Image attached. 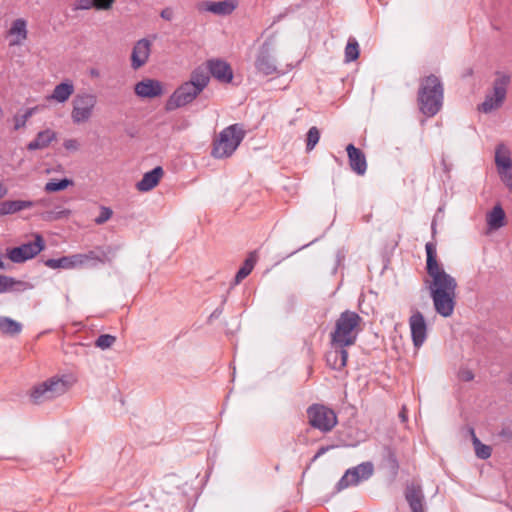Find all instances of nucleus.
<instances>
[{
	"mask_svg": "<svg viewBox=\"0 0 512 512\" xmlns=\"http://www.w3.org/2000/svg\"><path fill=\"white\" fill-rule=\"evenodd\" d=\"M426 250V270L429 279L425 280L427 289L437 314L444 318L454 313L457 298V281L448 274L443 266L437 261L436 245L428 242Z\"/></svg>",
	"mask_w": 512,
	"mask_h": 512,
	"instance_id": "f257e3e1",
	"label": "nucleus"
},
{
	"mask_svg": "<svg viewBox=\"0 0 512 512\" xmlns=\"http://www.w3.org/2000/svg\"><path fill=\"white\" fill-rule=\"evenodd\" d=\"M116 248L112 246L96 247L93 250H89L85 253H76L69 256H63L58 259H48L44 262L45 266L51 269H81V268H93L98 265H104L111 263Z\"/></svg>",
	"mask_w": 512,
	"mask_h": 512,
	"instance_id": "f03ea898",
	"label": "nucleus"
},
{
	"mask_svg": "<svg viewBox=\"0 0 512 512\" xmlns=\"http://www.w3.org/2000/svg\"><path fill=\"white\" fill-rule=\"evenodd\" d=\"M443 101L444 86L440 78L434 74L421 78L417 93L420 112L433 117L442 109Z\"/></svg>",
	"mask_w": 512,
	"mask_h": 512,
	"instance_id": "7ed1b4c3",
	"label": "nucleus"
},
{
	"mask_svg": "<svg viewBox=\"0 0 512 512\" xmlns=\"http://www.w3.org/2000/svg\"><path fill=\"white\" fill-rule=\"evenodd\" d=\"M362 317L351 310L343 311L337 320L330 334L331 345L337 348L353 346L362 331Z\"/></svg>",
	"mask_w": 512,
	"mask_h": 512,
	"instance_id": "20e7f679",
	"label": "nucleus"
},
{
	"mask_svg": "<svg viewBox=\"0 0 512 512\" xmlns=\"http://www.w3.org/2000/svg\"><path fill=\"white\" fill-rule=\"evenodd\" d=\"M245 137L240 124H232L223 129L213 141L211 155L217 159L230 157Z\"/></svg>",
	"mask_w": 512,
	"mask_h": 512,
	"instance_id": "39448f33",
	"label": "nucleus"
},
{
	"mask_svg": "<svg viewBox=\"0 0 512 512\" xmlns=\"http://www.w3.org/2000/svg\"><path fill=\"white\" fill-rule=\"evenodd\" d=\"M276 45V32L267 35L265 41L260 45L254 63L255 69L258 73L264 76H269L278 72L277 60L275 57Z\"/></svg>",
	"mask_w": 512,
	"mask_h": 512,
	"instance_id": "423d86ee",
	"label": "nucleus"
},
{
	"mask_svg": "<svg viewBox=\"0 0 512 512\" xmlns=\"http://www.w3.org/2000/svg\"><path fill=\"white\" fill-rule=\"evenodd\" d=\"M510 82V75L498 72L493 81L492 91L485 95L484 101L478 105V111L489 114L501 108L506 100Z\"/></svg>",
	"mask_w": 512,
	"mask_h": 512,
	"instance_id": "0eeeda50",
	"label": "nucleus"
},
{
	"mask_svg": "<svg viewBox=\"0 0 512 512\" xmlns=\"http://www.w3.org/2000/svg\"><path fill=\"white\" fill-rule=\"evenodd\" d=\"M69 388L70 384L64 377L54 376L35 385L30 392V398L33 403L41 404L65 394Z\"/></svg>",
	"mask_w": 512,
	"mask_h": 512,
	"instance_id": "6e6552de",
	"label": "nucleus"
},
{
	"mask_svg": "<svg viewBox=\"0 0 512 512\" xmlns=\"http://www.w3.org/2000/svg\"><path fill=\"white\" fill-rule=\"evenodd\" d=\"M97 96L90 92H81L72 100L71 119L74 124L88 122L94 115L97 105Z\"/></svg>",
	"mask_w": 512,
	"mask_h": 512,
	"instance_id": "1a4fd4ad",
	"label": "nucleus"
},
{
	"mask_svg": "<svg viewBox=\"0 0 512 512\" xmlns=\"http://www.w3.org/2000/svg\"><path fill=\"white\" fill-rule=\"evenodd\" d=\"M309 424L321 432H330L337 425L336 413L322 404H313L307 409Z\"/></svg>",
	"mask_w": 512,
	"mask_h": 512,
	"instance_id": "9d476101",
	"label": "nucleus"
},
{
	"mask_svg": "<svg viewBox=\"0 0 512 512\" xmlns=\"http://www.w3.org/2000/svg\"><path fill=\"white\" fill-rule=\"evenodd\" d=\"M45 248V241L40 234L34 235V241L24 243L7 250V257L14 263H22L34 258Z\"/></svg>",
	"mask_w": 512,
	"mask_h": 512,
	"instance_id": "9b49d317",
	"label": "nucleus"
},
{
	"mask_svg": "<svg viewBox=\"0 0 512 512\" xmlns=\"http://www.w3.org/2000/svg\"><path fill=\"white\" fill-rule=\"evenodd\" d=\"M374 472L371 462H363L355 467L349 468L336 485L337 491L344 490L350 486H357L362 481L368 480Z\"/></svg>",
	"mask_w": 512,
	"mask_h": 512,
	"instance_id": "f8f14e48",
	"label": "nucleus"
},
{
	"mask_svg": "<svg viewBox=\"0 0 512 512\" xmlns=\"http://www.w3.org/2000/svg\"><path fill=\"white\" fill-rule=\"evenodd\" d=\"M495 165L501 181L512 194V159L509 149L504 144L496 147Z\"/></svg>",
	"mask_w": 512,
	"mask_h": 512,
	"instance_id": "ddd939ff",
	"label": "nucleus"
},
{
	"mask_svg": "<svg viewBox=\"0 0 512 512\" xmlns=\"http://www.w3.org/2000/svg\"><path fill=\"white\" fill-rule=\"evenodd\" d=\"M199 95L200 92L187 82H184L170 95L165 103V110L174 111L178 108L184 107L192 103Z\"/></svg>",
	"mask_w": 512,
	"mask_h": 512,
	"instance_id": "4468645a",
	"label": "nucleus"
},
{
	"mask_svg": "<svg viewBox=\"0 0 512 512\" xmlns=\"http://www.w3.org/2000/svg\"><path fill=\"white\" fill-rule=\"evenodd\" d=\"M238 7V0L201 1L196 4L199 13H212L217 16H228Z\"/></svg>",
	"mask_w": 512,
	"mask_h": 512,
	"instance_id": "2eb2a0df",
	"label": "nucleus"
},
{
	"mask_svg": "<svg viewBox=\"0 0 512 512\" xmlns=\"http://www.w3.org/2000/svg\"><path fill=\"white\" fill-rule=\"evenodd\" d=\"M134 92L140 98L152 99L163 95L164 86L159 80L145 78L135 84Z\"/></svg>",
	"mask_w": 512,
	"mask_h": 512,
	"instance_id": "dca6fc26",
	"label": "nucleus"
},
{
	"mask_svg": "<svg viewBox=\"0 0 512 512\" xmlns=\"http://www.w3.org/2000/svg\"><path fill=\"white\" fill-rule=\"evenodd\" d=\"M152 42L147 38L138 40L131 52V67L138 70L143 67L149 60L151 54Z\"/></svg>",
	"mask_w": 512,
	"mask_h": 512,
	"instance_id": "f3484780",
	"label": "nucleus"
},
{
	"mask_svg": "<svg viewBox=\"0 0 512 512\" xmlns=\"http://www.w3.org/2000/svg\"><path fill=\"white\" fill-rule=\"evenodd\" d=\"M411 337L415 347L423 345L427 337V325L421 312L416 311L409 319Z\"/></svg>",
	"mask_w": 512,
	"mask_h": 512,
	"instance_id": "a211bd4d",
	"label": "nucleus"
},
{
	"mask_svg": "<svg viewBox=\"0 0 512 512\" xmlns=\"http://www.w3.org/2000/svg\"><path fill=\"white\" fill-rule=\"evenodd\" d=\"M207 70L220 82L229 83L233 79V72L230 65L223 60H209L207 62Z\"/></svg>",
	"mask_w": 512,
	"mask_h": 512,
	"instance_id": "6ab92c4d",
	"label": "nucleus"
},
{
	"mask_svg": "<svg viewBox=\"0 0 512 512\" xmlns=\"http://www.w3.org/2000/svg\"><path fill=\"white\" fill-rule=\"evenodd\" d=\"M405 498L412 512H425L424 493L421 485L416 483H411L407 485L405 490Z\"/></svg>",
	"mask_w": 512,
	"mask_h": 512,
	"instance_id": "aec40b11",
	"label": "nucleus"
},
{
	"mask_svg": "<svg viewBox=\"0 0 512 512\" xmlns=\"http://www.w3.org/2000/svg\"><path fill=\"white\" fill-rule=\"evenodd\" d=\"M346 151L348 154L349 165L352 171L358 175H364L367 170L365 154L359 148H356L353 144L347 145Z\"/></svg>",
	"mask_w": 512,
	"mask_h": 512,
	"instance_id": "412c9836",
	"label": "nucleus"
},
{
	"mask_svg": "<svg viewBox=\"0 0 512 512\" xmlns=\"http://www.w3.org/2000/svg\"><path fill=\"white\" fill-rule=\"evenodd\" d=\"M8 34L11 37L10 46L21 45L28 36L26 20L23 18L14 20L11 24Z\"/></svg>",
	"mask_w": 512,
	"mask_h": 512,
	"instance_id": "4be33fe9",
	"label": "nucleus"
},
{
	"mask_svg": "<svg viewBox=\"0 0 512 512\" xmlns=\"http://www.w3.org/2000/svg\"><path fill=\"white\" fill-rule=\"evenodd\" d=\"M163 176V169L160 166L155 167L151 171L145 173L142 179L137 182L136 188L141 192H147L157 186Z\"/></svg>",
	"mask_w": 512,
	"mask_h": 512,
	"instance_id": "5701e85b",
	"label": "nucleus"
},
{
	"mask_svg": "<svg viewBox=\"0 0 512 512\" xmlns=\"http://www.w3.org/2000/svg\"><path fill=\"white\" fill-rule=\"evenodd\" d=\"M57 134L52 129H45L37 133L34 140L27 144L29 151L42 150L47 148L54 140H56Z\"/></svg>",
	"mask_w": 512,
	"mask_h": 512,
	"instance_id": "b1692460",
	"label": "nucleus"
},
{
	"mask_svg": "<svg viewBox=\"0 0 512 512\" xmlns=\"http://www.w3.org/2000/svg\"><path fill=\"white\" fill-rule=\"evenodd\" d=\"M31 288L32 286L28 282L16 280L6 275H0V294L10 291L24 292Z\"/></svg>",
	"mask_w": 512,
	"mask_h": 512,
	"instance_id": "393cba45",
	"label": "nucleus"
},
{
	"mask_svg": "<svg viewBox=\"0 0 512 512\" xmlns=\"http://www.w3.org/2000/svg\"><path fill=\"white\" fill-rule=\"evenodd\" d=\"M326 354L327 365L334 370H341L347 364L348 352L345 348H337Z\"/></svg>",
	"mask_w": 512,
	"mask_h": 512,
	"instance_id": "a878e982",
	"label": "nucleus"
},
{
	"mask_svg": "<svg viewBox=\"0 0 512 512\" xmlns=\"http://www.w3.org/2000/svg\"><path fill=\"white\" fill-rule=\"evenodd\" d=\"M209 81L210 76L207 69L203 67H197L192 71L190 79L186 82L201 93L207 87Z\"/></svg>",
	"mask_w": 512,
	"mask_h": 512,
	"instance_id": "bb28decb",
	"label": "nucleus"
},
{
	"mask_svg": "<svg viewBox=\"0 0 512 512\" xmlns=\"http://www.w3.org/2000/svg\"><path fill=\"white\" fill-rule=\"evenodd\" d=\"M73 93L74 85L72 81L67 80L56 85L48 99L58 103H65Z\"/></svg>",
	"mask_w": 512,
	"mask_h": 512,
	"instance_id": "cd10ccee",
	"label": "nucleus"
},
{
	"mask_svg": "<svg viewBox=\"0 0 512 512\" xmlns=\"http://www.w3.org/2000/svg\"><path fill=\"white\" fill-rule=\"evenodd\" d=\"M36 202L28 200H6L0 203V215L14 214L33 207Z\"/></svg>",
	"mask_w": 512,
	"mask_h": 512,
	"instance_id": "c85d7f7f",
	"label": "nucleus"
},
{
	"mask_svg": "<svg viewBox=\"0 0 512 512\" xmlns=\"http://www.w3.org/2000/svg\"><path fill=\"white\" fill-rule=\"evenodd\" d=\"M116 0H76L74 10H110Z\"/></svg>",
	"mask_w": 512,
	"mask_h": 512,
	"instance_id": "c756f323",
	"label": "nucleus"
},
{
	"mask_svg": "<svg viewBox=\"0 0 512 512\" xmlns=\"http://www.w3.org/2000/svg\"><path fill=\"white\" fill-rule=\"evenodd\" d=\"M486 221L491 230H497L505 225V212L501 205H495L493 209L487 213Z\"/></svg>",
	"mask_w": 512,
	"mask_h": 512,
	"instance_id": "7c9ffc66",
	"label": "nucleus"
},
{
	"mask_svg": "<svg viewBox=\"0 0 512 512\" xmlns=\"http://www.w3.org/2000/svg\"><path fill=\"white\" fill-rule=\"evenodd\" d=\"M22 324L10 317L0 316V333L5 336L14 337L21 333Z\"/></svg>",
	"mask_w": 512,
	"mask_h": 512,
	"instance_id": "2f4dec72",
	"label": "nucleus"
},
{
	"mask_svg": "<svg viewBox=\"0 0 512 512\" xmlns=\"http://www.w3.org/2000/svg\"><path fill=\"white\" fill-rule=\"evenodd\" d=\"M256 262L257 253L254 251L249 254L242 267L238 270L235 275L234 283L239 284L243 279H245L253 270Z\"/></svg>",
	"mask_w": 512,
	"mask_h": 512,
	"instance_id": "473e14b6",
	"label": "nucleus"
},
{
	"mask_svg": "<svg viewBox=\"0 0 512 512\" xmlns=\"http://www.w3.org/2000/svg\"><path fill=\"white\" fill-rule=\"evenodd\" d=\"M472 443L474 446L475 454L479 459H488L492 454L490 446L483 444L475 435L474 430H471Z\"/></svg>",
	"mask_w": 512,
	"mask_h": 512,
	"instance_id": "72a5a7b5",
	"label": "nucleus"
},
{
	"mask_svg": "<svg viewBox=\"0 0 512 512\" xmlns=\"http://www.w3.org/2000/svg\"><path fill=\"white\" fill-rule=\"evenodd\" d=\"M359 57V44L357 40L353 37L348 39L347 45L345 47V61L352 62L358 59Z\"/></svg>",
	"mask_w": 512,
	"mask_h": 512,
	"instance_id": "f704fd0d",
	"label": "nucleus"
},
{
	"mask_svg": "<svg viewBox=\"0 0 512 512\" xmlns=\"http://www.w3.org/2000/svg\"><path fill=\"white\" fill-rule=\"evenodd\" d=\"M70 185H72V181L67 178L61 180H52L46 183L45 191L57 192L66 189Z\"/></svg>",
	"mask_w": 512,
	"mask_h": 512,
	"instance_id": "c9c22d12",
	"label": "nucleus"
},
{
	"mask_svg": "<svg viewBox=\"0 0 512 512\" xmlns=\"http://www.w3.org/2000/svg\"><path fill=\"white\" fill-rule=\"evenodd\" d=\"M116 342V337L110 334H102L100 335L96 341L95 346L102 350H106L111 348Z\"/></svg>",
	"mask_w": 512,
	"mask_h": 512,
	"instance_id": "e433bc0d",
	"label": "nucleus"
},
{
	"mask_svg": "<svg viewBox=\"0 0 512 512\" xmlns=\"http://www.w3.org/2000/svg\"><path fill=\"white\" fill-rule=\"evenodd\" d=\"M320 132L317 127H311L307 133L306 149L311 151L314 149L316 144L319 142Z\"/></svg>",
	"mask_w": 512,
	"mask_h": 512,
	"instance_id": "4c0bfd02",
	"label": "nucleus"
},
{
	"mask_svg": "<svg viewBox=\"0 0 512 512\" xmlns=\"http://www.w3.org/2000/svg\"><path fill=\"white\" fill-rule=\"evenodd\" d=\"M70 215V211L67 209L60 211H50L43 214V219L48 221L58 220L61 218H66Z\"/></svg>",
	"mask_w": 512,
	"mask_h": 512,
	"instance_id": "58836bf2",
	"label": "nucleus"
},
{
	"mask_svg": "<svg viewBox=\"0 0 512 512\" xmlns=\"http://www.w3.org/2000/svg\"><path fill=\"white\" fill-rule=\"evenodd\" d=\"M112 214L113 212L110 208L103 206L100 209V214L95 218L94 221L96 224L101 225L107 222L111 218Z\"/></svg>",
	"mask_w": 512,
	"mask_h": 512,
	"instance_id": "ea45409f",
	"label": "nucleus"
},
{
	"mask_svg": "<svg viewBox=\"0 0 512 512\" xmlns=\"http://www.w3.org/2000/svg\"><path fill=\"white\" fill-rule=\"evenodd\" d=\"M63 147L68 151L75 152L79 149L80 143L77 139L70 138L64 140Z\"/></svg>",
	"mask_w": 512,
	"mask_h": 512,
	"instance_id": "a19ab883",
	"label": "nucleus"
},
{
	"mask_svg": "<svg viewBox=\"0 0 512 512\" xmlns=\"http://www.w3.org/2000/svg\"><path fill=\"white\" fill-rule=\"evenodd\" d=\"M458 377L464 382H470L474 379V373L468 368H462L458 372Z\"/></svg>",
	"mask_w": 512,
	"mask_h": 512,
	"instance_id": "79ce46f5",
	"label": "nucleus"
},
{
	"mask_svg": "<svg viewBox=\"0 0 512 512\" xmlns=\"http://www.w3.org/2000/svg\"><path fill=\"white\" fill-rule=\"evenodd\" d=\"M28 119L22 114V115H15L14 116V129L19 130L23 127H25Z\"/></svg>",
	"mask_w": 512,
	"mask_h": 512,
	"instance_id": "37998d69",
	"label": "nucleus"
},
{
	"mask_svg": "<svg viewBox=\"0 0 512 512\" xmlns=\"http://www.w3.org/2000/svg\"><path fill=\"white\" fill-rule=\"evenodd\" d=\"M173 15H174V13H173V10H172L171 8H165V9H163V10L161 11V13H160V16H161L163 19L167 20V21L172 20Z\"/></svg>",
	"mask_w": 512,
	"mask_h": 512,
	"instance_id": "c03bdc74",
	"label": "nucleus"
},
{
	"mask_svg": "<svg viewBox=\"0 0 512 512\" xmlns=\"http://www.w3.org/2000/svg\"><path fill=\"white\" fill-rule=\"evenodd\" d=\"M330 447H320L317 451V453L314 455L313 460H316L317 458L321 457L323 454H325Z\"/></svg>",
	"mask_w": 512,
	"mask_h": 512,
	"instance_id": "a18cd8bd",
	"label": "nucleus"
},
{
	"mask_svg": "<svg viewBox=\"0 0 512 512\" xmlns=\"http://www.w3.org/2000/svg\"><path fill=\"white\" fill-rule=\"evenodd\" d=\"M89 75L92 78H99L101 76V73H100L99 69H97V68H90Z\"/></svg>",
	"mask_w": 512,
	"mask_h": 512,
	"instance_id": "49530a36",
	"label": "nucleus"
},
{
	"mask_svg": "<svg viewBox=\"0 0 512 512\" xmlns=\"http://www.w3.org/2000/svg\"><path fill=\"white\" fill-rule=\"evenodd\" d=\"M37 111V107H32V108H28L25 112H24V116L26 117V119H29L30 117L33 116V114Z\"/></svg>",
	"mask_w": 512,
	"mask_h": 512,
	"instance_id": "de8ad7c7",
	"label": "nucleus"
},
{
	"mask_svg": "<svg viewBox=\"0 0 512 512\" xmlns=\"http://www.w3.org/2000/svg\"><path fill=\"white\" fill-rule=\"evenodd\" d=\"M220 313H221V310L216 309V310L211 314V317H216V316H218Z\"/></svg>",
	"mask_w": 512,
	"mask_h": 512,
	"instance_id": "09e8293b",
	"label": "nucleus"
},
{
	"mask_svg": "<svg viewBox=\"0 0 512 512\" xmlns=\"http://www.w3.org/2000/svg\"><path fill=\"white\" fill-rule=\"evenodd\" d=\"M6 191L5 189L2 188V186L0 185V198L3 197L5 195Z\"/></svg>",
	"mask_w": 512,
	"mask_h": 512,
	"instance_id": "8fccbe9b",
	"label": "nucleus"
},
{
	"mask_svg": "<svg viewBox=\"0 0 512 512\" xmlns=\"http://www.w3.org/2000/svg\"><path fill=\"white\" fill-rule=\"evenodd\" d=\"M510 434H511V432H510V431H506V430H503V431L501 432V435H502V436H510Z\"/></svg>",
	"mask_w": 512,
	"mask_h": 512,
	"instance_id": "3c124183",
	"label": "nucleus"
},
{
	"mask_svg": "<svg viewBox=\"0 0 512 512\" xmlns=\"http://www.w3.org/2000/svg\"><path fill=\"white\" fill-rule=\"evenodd\" d=\"M0 269H5L4 261L0 258Z\"/></svg>",
	"mask_w": 512,
	"mask_h": 512,
	"instance_id": "603ef678",
	"label": "nucleus"
},
{
	"mask_svg": "<svg viewBox=\"0 0 512 512\" xmlns=\"http://www.w3.org/2000/svg\"><path fill=\"white\" fill-rule=\"evenodd\" d=\"M510 380H511V383H512V374L510 375Z\"/></svg>",
	"mask_w": 512,
	"mask_h": 512,
	"instance_id": "864d4df0",
	"label": "nucleus"
}]
</instances>
